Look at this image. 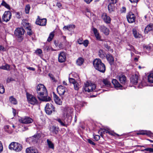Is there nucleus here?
<instances>
[{
	"mask_svg": "<svg viewBox=\"0 0 153 153\" xmlns=\"http://www.w3.org/2000/svg\"><path fill=\"white\" fill-rule=\"evenodd\" d=\"M36 91L38 94V98L41 100L39 96L43 98L42 100L44 101H48L51 100V98L47 97V90L44 85L42 84L38 85L37 86Z\"/></svg>",
	"mask_w": 153,
	"mask_h": 153,
	"instance_id": "obj_1",
	"label": "nucleus"
},
{
	"mask_svg": "<svg viewBox=\"0 0 153 153\" xmlns=\"http://www.w3.org/2000/svg\"><path fill=\"white\" fill-rule=\"evenodd\" d=\"M93 65L95 69L100 72L104 73L106 70L105 64L99 59H95L93 62Z\"/></svg>",
	"mask_w": 153,
	"mask_h": 153,
	"instance_id": "obj_2",
	"label": "nucleus"
},
{
	"mask_svg": "<svg viewBox=\"0 0 153 153\" xmlns=\"http://www.w3.org/2000/svg\"><path fill=\"white\" fill-rule=\"evenodd\" d=\"M83 89L85 92H88L97 91V88H96V86L95 84L88 82L85 84Z\"/></svg>",
	"mask_w": 153,
	"mask_h": 153,
	"instance_id": "obj_3",
	"label": "nucleus"
},
{
	"mask_svg": "<svg viewBox=\"0 0 153 153\" xmlns=\"http://www.w3.org/2000/svg\"><path fill=\"white\" fill-rule=\"evenodd\" d=\"M9 149L11 150H13L16 152L20 151L22 149L21 145L18 143L12 142L9 146Z\"/></svg>",
	"mask_w": 153,
	"mask_h": 153,
	"instance_id": "obj_4",
	"label": "nucleus"
},
{
	"mask_svg": "<svg viewBox=\"0 0 153 153\" xmlns=\"http://www.w3.org/2000/svg\"><path fill=\"white\" fill-rule=\"evenodd\" d=\"M25 30L22 28H18L15 31V34L18 38V41L21 42L23 39V36Z\"/></svg>",
	"mask_w": 153,
	"mask_h": 153,
	"instance_id": "obj_5",
	"label": "nucleus"
},
{
	"mask_svg": "<svg viewBox=\"0 0 153 153\" xmlns=\"http://www.w3.org/2000/svg\"><path fill=\"white\" fill-rule=\"evenodd\" d=\"M27 100L31 104H37L38 101L36 98L34 96L30 94H27Z\"/></svg>",
	"mask_w": 153,
	"mask_h": 153,
	"instance_id": "obj_6",
	"label": "nucleus"
},
{
	"mask_svg": "<svg viewBox=\"0 0 153 153\" xmlns=\"http://www.w3.org/2000/svg\"><path fill=\"white\" fill-rule=\"evenodd\" d=\"M45 109L46 113L48 115L51 114L53 111H55V108L51 103H47L46 104Z\"/></svg>",
	"mask_w": 153,
	"mask_h": 153,
	"instance_id": "obj_7",
	"label": "nucleus"
},
{
	"mask_svg": "<svg viewBox=\"0 0 153 153\" xmlns=\"http://www.w3.org/2000/svg\"><path fill=\"white\" fill-rule=\"evenodd\" d=\"M58 94L61 97L62 100H63L65 97V93L66 92V88L62 85L59 86L57 88Z\"/></svg>",
	"mask_w": 153,
	"mask_h": 153,
	"instance_id": "obj_8",
	"label": "nucleus"
},
{
	"mask_svg": "<svg viewBox=\"0 0 153 153\" xmlns=\"http://www.w3.org/2000/svg\"><path fill=\"white\" fill-rule=\"evenodd\" d=\"M11 13L9 11H5L2 16L3 21L7 22H8L11 17Z\"/></svg>",
	"mask_w": 153,
	"mask_h": 153,
	"instance_id": "obj_9",
	"label": "nucleus"
},
{
	"mask_svg": "<svg viewBox=\"0 0 153 153\" xmlns=\"http://www.w3.org/2000/svg\"><path fill=\"white\" fill-rule=\"evenodd\" d=\"M128 21L129 23H132L135 22V17L134 14L132 13L129 12L126 16Z\"/></svg>",
	"mask_w": 153,
	"mask_h": 153,
	"instance_id": "obj_10",
	"label": "nucleus"
},
{
	"mask_svg": "<svg viewBox=\"0 0 153 153\" xmlns=\"http://www.w3.org/2000/svg\"><path fill=\"white\" fill-rule=\"evenodd\" d=\"M20 121L22 123L27 124L32 123L33 120L30 117L28 116H25L22 118L20 120Z\"/></svg>",
	"mask_w": 153,
	"mask_h": 153,
	"instance_id": "obj_11",
	"label": "nucleus"
},
{
	"mask_svg": "<svg viewBox=\"0 0 153 153\" xmlns=\"http://www.w3.org/2000/svg\"><path fill=\"white\" fill-rule=\"evenodd\" d=\"M46 19H40L39 16H38L36 21V24L40 26H45L46 25Z\"/></svg>",
	"mask_w": 153,
	"mask_h": 153,
	"instance_id": "obj_12",
	"label": "nucleus"
},
{
	"mask_svg": "<svg viewBox=\"0 0 153 153\" xmlns=\"http://www.w3.org/2000/svg\"><path fill=\"white\" fill-rule=\"evenodd\" d=\"M66 53L64 52L60 53L58 56V61L60 62H63L66 60Z\"/></svg>",
	"mask_w": 153,
	"mask_h": 153,
	"instance_id": "obj_13",
	"label": "nucleus"
},
{
	"mask_svg": "<svg viewBox=\"0 0 153 153\" xmlns=\"http://www.w3.org/2000/svg\"><path fill=\"white\" fill-rule=\"evenodd\" d=\"M139 76L138 74H135L132 75L130 78L131 83L134 85L136 84L138 82Z\"/></svg>",
	"mask_w": 153,
	"mask_h": 153,
	"instance_id": "obj_14",
	"label": "nucleus"
},
{
	"mask_svg": "<svg viewBox=\"0 0 153 153\" xmlns=\"http://www.w3.org/2000/svg\"><path fill=\"white\" fill-rule=\"evenodd\" d=\"M102 18L104 22L106 24H109L111 22V18L105 13H104L102 14Z\"/></svg>",
	"mask_w": 153,
	"mask_h": 153,
	"instance_id": "obj_15",
	"label": "nucleus"
},
{
	"mask_svg": "<svg viewBox=\"0 0 153 153\" xmlns=\"http://www.w3.org/2000/svg\"><path fill=\"white\" fill-rule=\"evenodd\" d=\"M112 83L115 88H120V89H122V86L121 85L116 79H113L112 80Z\"/></svg>",
	"mask_w": 153,
	"mask_h": 153,
	"instance_id": "obj_16",
	"label": "nucleus"
},
{
	"mask_svg": "<svg viewBox=\"0 0 153 153\" xmlns=\"http://www.w3.org/2000/svg\"><path fill=\"white\" fill-rule=\"evenodd\" d=\"M106 57L111 65L114 64V59L112 55L110 54H108L106 55Z\"/></svg>",
	"mask_w": 153,
	"mask_h": 153,
	"instance_id": "obj_17",
	"label": "nucleus"
},
{
	"mask_svg": "<svg viewBox=\"0 0 153 153\" xmlns=\"http://www.w3.org/2000/svg\"><path fill=\"white\" fill-rule=\"evenodd\" d=\"M26 152V153H38L37 150L33 147L27 148Z\"/></svg>",
	"mask_w": 153,
	"mask_h": 153,
	"instance_id": "obj_18",
	"label": "nucleus"
},
{
	"mask_svg": "<svg viewBox=\"0 0 153 153\" xmlns=\"http://www.w3.org/2000/svg\"><path fill=\"white\" fill-rule=\"evenodd\" d=\"M100 29L101 31L106 35H108L109 33V29L105 26L102 25L100 27Z\"/></svg>",
	"mask_w": 153,
	"mask_h": 153,
	"instance_id": "obj_19",
	"label": "nucleus"
},
{
	"mask_svg": "<svg viewBox=\"0 0 153 153\" xmlns=\"http://www.w3.org/2000/svg\"><path fill=\"white\" fill-rule=\"evenodd\" d=\"M53 97L54 100L56 103L58 105H61L62 102L60 98L55 93L53 92Z\"/></svg>",
	"mask_w": 153,
	"mask_h": 153,
	"instance_id": "obj_20",
	"label": "nucleus"
},
{
	"mask_svg": "<svg viewBox=\"0 0 153 153\" xmlns=\"http://www.w3.org/2000/svg\"><path fill=\"white\" fill-rule=\"evenodd\" d=\"M118 79L120 83L122 84H125L126 82V77L123 75L121 74L119 75Z\"/></svg>",
	"mask_w": 153,
	"mask_h": 153,
	"instance_id": "obj_21",
	"label": "nucleus"
},
{
	"mask_svg": "<svg viewBox=\"0 0 153 153\" xmlns=\"http://www.w3.org/2000/svg\"><path fill=\"white\" fill-rule=\"evenodd\" d=\"M92 30L97 39L100 41H102L101 39V36L100 35L97 29L96 28L94 27L93 28Z\"/></svg>",
	"mask_w": 153,
	"mask_h": 153,
	"instance_id": "obj_22",
	"label": "nucleus"
},
{
	"mask_svg": "<svg viewBox=\"0 0 153 153\" xmlns=\"http://www.w3.org/2000/svg\"><path fill=\"white\" fill-rule=\"evenodd\" d=\"M102 82L105 86L107 87H110L111 86V83L108 79L106 78L103 79Z\"/></svg>",
	"mask_w": 153,
	"mask_h": 153,
	"instance_id": "obj_23",
	"label": "nucleus"
},
{
	"mask_svg": "<svg viewBox=\"0 0 153 153\" xmlns=\"http://www.w3.org/2000/svg\"><path fill=\"white\" fill-rule=\"evenodd\" d=\"M153 29V25L149 24L145 28L144 32L145 33H147L149 32L152 30Z\"/></svg>",
	"mask_w": 153,
	"mask_h": 153,
	"instance_id": "obj_24",
	"label": "nucleus"
},
{
	"mask_svg": "<svg viewBox=\"0 0 153 153\" xmlns=\"http://www.w3.org/2000/svg\"><path fill=\"white\" fill-rule=\"evenodd\" d=\"M137 135H145L146 134L148 135H150L152 134V133L150 131H140L139 132L137 133Z\"/></svg>",
	"mask_w": 153,
	"mask_h": 153,
	"instance_id": "obj_25",
	"label": "nucleus"
},
{
	"mask_svg": "<svg viewBox=\"0 0 153 153\" xmlns=\"http://www.w3.org/2000/svg\"><path fill=\"white\" fill-rule=\"evenodd\" d=\"M47 142L48 146V148L50 149L53 150L54 148V145L53 143L49 139H47Z\"/></svg>",
	"mask_w": 153,
	"mask_h": 153,
	"instance_id": "obj_26",
	"label": "nucleus"
},
{
	"mask_svg": "<svg viewBox=\"0 0 153 153\" xmlns=\"http://www.w3.org/2000/svg\"><path fill=\"white\" fill-rule=\"evenodd\" d=\"M50 131H52L53 133L56 134L59 132V129L58 127L53 126L51 128Z\"/></svg>",
	"mask_w": 153,
	"mask_h": 153,
	"instance_id": "obj_27",
	"label": "nucleus"
},
{
	"mask_svg": "<svg viewBox=\"0 0 153 153\" xmlns=\"http://www.w3.org/2000/svg\"><path fill=\"white\" fill-rule=\"evenodd\" d=\"M84 61V59L82 57H79L76 61V64L78 66L82 65Z\"/></svg>",
	"mask_w": 153,
	"mask_h": 153,
	"instance_id": "obj_28",
	"label": "nucleus"
},
{
	"mask_svg": "<svg viewBox=\"0 0 153 153\" xmlns=\"http://www.w3.org/2000/svg\"><path fill=\"white\" fill-rule=\"evenodd\" d=\"M55 120L58 121L60 123L61 126H67V125L65 124V122L64 120H62L59 118L55 119Z\"/></svg>",
	"mask_w": 153,
	"mask_h": 153,
	"instance_id": "obj_29",
	"label": "nucleus"
},
{
	"mask_svg": "<svg viewBox=\"0 0 153 153\" xmlns=\"http://www.w3.org/2000/svg\"><path fill=\"white\" fill-rule=\"evenodd\" d=\"M22 24L26 29H27V30H30V29L31 27L30 26V24L29 23L23 21Z\"/></svg>",
	"mask_w": 153,
	"mask_h": 153,
	"instance_id": "obj_30",
	"label": "nucleus"
},
{
	"mask_svg": "<svg viewBox=\"0 0 153 153\" xmlns=\"http://www.w3.org/2000/svg\"><path fill=\"white\" fill-rule=\"evenodd\" d=\"M112 3H110L108 6V10L109 13H111L114 11V6Z\"/></svg>",
	"mask_w": 153,
	"mask_h": 153,
	"instance_id": "obj_31",
	"label": "nucleus"
},
{
	"mask_svg": "<svg viewBox=\"0 0 153 153\" xmlns=\"http://www.w3.org/2000/svg\"><path fill=\"white\" fill-rule=\"evenodd\" d=\"M133 33L135 38H140L141 35L137 32L136 30L135 29H133L132 30Z\"/></svg>",
	"mask_w": 153,
	"mask_h": 153,
	"instance_id": "obj_32",
	"label": "nucleus"
},
{
	"mask_svg": "<svg viewBox=\"0 0 153 153\" xmlns=\"http://www.w3.org/2000/svg\"><path fill=\"white\" fill-rule=\"evenodd\" d=\"M9 100L14 105H16L17 103L16 100L13 96H11L10 97Z\"/></svg>",
	"mask_w": 153,
	"mask_h": 153,
	"instance_id": "obj_33",
	"label": "nucleus"
},
{
	"mask_svg": "<svg viewBox=\"0 0 153 153\" xmlns=\"http://www.w3.org/2000/svg\"><path fill=\"white\" fill-rule=\"evenodd\" d=\"M105 53L102 50L100 49L98 52V55L102 59H103L105 57Z\"/></svg>",
	"mask_w": 153,
	"mask_h": 153,
	"instance_id": "obj_34",
	"label": "nucleus"
},
{
	"mask_svg": "<svg viewBox=\"0 0 153 153\" xmlns=\"http://www.w3.org/2000/svg\"><path fill=\"white\" fill-rule=\"evenodd\" d=\"M54 36V32H51L49 34V36L47 39V41L50 42L51 41Z\"/></svg>",
	"mask_w": 153,
	"mask_h": 153,
	"instance_id": "obj_35",
	"label": "nucleus"
},
{
	"mask_svg": "<svg viewBox=\"0 0 153 153\" xmlns=\"http://www.w3.org/2000/svg\"><path fill=\"white\" fill-rule=\"evenodd\" d=\"M148 81L153 83V74H150L148 76Z\"/></svg>",
	"mask_w": 153,
	"mask_h": 153,
	"instance_id": "obj_36",
	"label": "nucleus"
},
{
	"mask_svg": "<svg viewBox=\"0 0 153 153\" xmlns=\"http://www.w3.org/2000/svg\"><path fill=\"white\" fill-rule=\"evenodd\" d=\"M1 5L5 7L8 10H10V5L7 3L4 0L2 1L1 3Z\"/></svg>",
	"mask_w": 153,
	"mask_h": 153,
	"instance_id": "obj_37",
	"label": "nucleus"
},
{
	"mask_svg": "<svg viewBox=\"0 0 153 153\" xmlns=\"http://www.w3.org/2000/svg\"><path fill=\"white\" fill-rule=\"evenodd\" d=\"M30 8V5L29 4H27L26 5L25 8V13L26 14L29 13Z\"/></svg>",
	"mask_w": 153,
	"mask_h": 153,
	"instance_id": "obj_38",
	"label": "nucleus"
},
{
	"mask_svg": "<svg viewBox=\"0 0 153 153\" xmlns=\"http://www.w3.org/2000/svg\"><path fill=\"white\" fill-rule=\"evenodd\" d=\"M1 68L5 70H8L10 69L9 65L6 64L5 65L2 66L1 67Z\"/></svg>",
	"mask_w": 153,
	"mask_h": 153,
	"instance_id": "obj_39",
	"label": "nucleus"
},
{
	"mask_svg": "<svg viewBox=\"0 0 153 153\" xmlns=\"http://www.w3.org/2000/svg\"><path fill=\"white\" fill-rule=\"evenodd\" d=\"M74 89L76 90H78L79 88V85L78 82H76L73 84Z\"/></svg>",
	"mask_w": 153,
	"mask_h": 153,
	"instance_id": "obj_40",
	"label": "nucleus"
},
{
	"mask_svg": "<svg viewBox=\"0 0 153 153\" xmlns=\"http://www.w3.org/2000/svg\"><path fill=\"white\" fill-rule=\"evenodd\" d=\"M4 91L5 89L3 85L0 84V93L3 94Z\"/></svg>",
	"mask_w": 153,
	"mask_h": 153,
	"instance_id": "obj_41",
	"label": "nucleus"
},
{
	"mask_svg": "<svg viewBox=\"0 0 153 153\" xmlns=\"http://www.w3.org/2000/svg\"><path fill=\"white\" fill-rule=\"evenodd\" d=\"M146 151L149 152H153V148H147L144 149V150H142V151Z\"/></svg>",
	"mask_w": 153,
	"mask_h": 153,
	"instance_id": "obj_42",
	"label": "nucleus"
},
{
	"mask_svg": "<svg viewBox=\"0 0 153 153\" xmlns=\"http://www.w3.org/2000/svg\"><path fill=\"white\" fill-rule=\"evenodd\" d=\"M35 53L37 55H39L41 54L42 53V50L39 49H37L35 52Z\"/></svg>",
	"mask_w": 153,
	"mask_h": 153,
	"instance_id": "obj_43",
	"label": "nucleus"
},
{
	"mask_svg": "<svg viewBox=\"0 0 153 153\" xmlns=\"http://www.w3.org/2000/svg\"><path fill=\"white\" fill-rule=\"evenodd\" d=\"M40 135L38 134H37L35 135H34L33 136H32V139H34L35 138V140H38L39 139V138L40 137Z\"/></svg>",
	"mask_w": 153,
	"mask_h": 153,
	"instance_id": "obj_44",
	"label": "nucleus"
},
{
	"mask_svg": "<svg viewBox=\"0 0 153 153\" xmlns=\"http://www.w3.org/2000/svg\"><path fill=\"white\" fill-rule=\"evenodd\" d=\"M69 81L70 83H72L73 84L76 82L74 79L72 78H69Z\"/></svg>",
	"mask_w": 153,
	"mask_h": 153,
	"instance_id": "obj_45",
	"label": "nucleus"
},
{
	"mask_svg": "<svg viewBox=\"0 0 153 153\" xmlns=\"http://www.w3.org/2000/svg\"><path fill=\"white\" fill-rule=\"evenodd\" d=\"M105 47L106 48L108 51L112 52V49H111V47L108 46L107 44L105 45Z\"/></svg>",
	"mask_w": 153,
	"mask_h": 153,
	"instance_id": "obj_46",
	"label": "nucleus"
},
{
	"mask_svg": "<svg viewBox=\"0 0 153 153\" xmlns=\"http://www.w3.org/2000/svg\"><path fill=\"white\" fill-rule=\"evenodd\" d=\"M94 139L96 141L98 140L100 138V136L98 135H93Z\"/></svg>",
	"mask_w": 153,
	"mask_h": 153,
	"instance_id": "obj_47",
	"label": "nucleus"
},
{
	"mask_svg": "<svg viewBox=\"0 0 153 153\" xmlns=\"http://www.w3.org/2000/svg\"><path fill=\"white\" fill-rule=\"evenodd\" d=\"M110 3H112L113 4H114L117 3V0H108Z\"/></svg>",
	"mask_w": 153,
	"mask_h": 153,
	"instance_id": "obj_48",
	"label": "nucleus"
},
{
	"mask_svg": "<svg viewBox=\"0 0 153 153\" xmlns=\"http://www.w3.org/2000/svg\"><path fill=\"white\" fill-rule=\"evenodd\" d=\"M88 41L87 40H85L83 42L82 44H83L84 45L85 47H87L88 45Z\"/></svg>",
	"mask_w": 153,
	"mask_h": 153,
	"instance_id": "obj_49",
	"label": "nucleus"
},
{
	"mask_svg": "<svg viewBox=\"0 0 153 153\" xmlns=\"http://www.w3.org/2000/svg\"><path fill=\"white\" fill-rule=\"evenodd\" d=\"M87 141L90 144L93 145H95V143L93 142V141L91 140L90 139H88L87 140Z\"/></svg>",
	"mask_w": 153,
	"mask_h": 153,
	"instance_id": "obj_50",
	"label": "nucleus"
},
{
	"mask_svg": "<svg viewBox=\"0 0 153 153\" xmlns=\"http://www.w3.org/2000/svg\"><path fill=\"white\" fill-rule=\"evenodd\" d=\"M66 43H65L64 42L61 43L59 45V47L60 49H63V45H65Z\"/></svg>",
	"mask_w": 153,
	"mask_h": 153,
	"instance_id": "obj_51",
	"label": "nucleus"
},
{
	"mask_svg": "<svg viewBox=\"0 0 153 153\" xmlns=\"http://www.w3.org/2000/svg\"><path fill=\"white\" fill-rule=\"evenodd\" d=\"M50 48L49 47L45 45L44 46V50L45 52H48L50 50Z\"/></svg>",
	"mask_w": 153,
	"mask_h": 153,
	"instance_id": "obj_52",
	"label": "nucleus"
},
{
	"mask_svg": "<svg viewBox=\"0 0 153 153\" xmlns=\"http://www.w3.org/2000/svg\"><path fill=\"white\" fill-rule=\"evenodd\" d=\"M77 42L79 44H82L83 43V40L82 38H79L77 41Z\"/></svg>",
	"mask_w": 153,
	"mask_h": 153,
	"instance_id": "obj_53",
	"label": "nucleus"
},
{
	"mask_svg": "<svg viewBox=\"0 0 153 153\" xmlns=\"http://www.w3.org/2000/svg\"><path fill=\"white\" fill-rule=\"evenodd\" d=\"M126 9L125 7H123L120 9L121 13H125L126 12Z\"/></svg>",
	"mask_w": 153,
	"mask_h": 153,
	"instance_id": "obj_54",
	"label": "nucleus"
},
{
	"mask_svg": "<svg viewBox=\"0 0 153 153\" xmlns=\"http://www.w3.org/2000/svg\"><path fill=\"white\" fill-rule=\"evenodd\" d=\"M70 110V111L69 113L68 112L67 113V115H70L72 113L73 109V108H69L68 109V110Z\"/></svg>",
	"mask_w": 153,
	"mask_h": 153,
	"instance_id": "obj_55",
	"label": "nucleus"
},
{
	"mask_svg": "<svg viewBox=\"0 0 153 153\" xmlns=\"http://www.w3.org/2000/svg\"><path fill=\"white\" fill-rule=\"evenodd\" d=\"M143 47L144 49H146L149 51L151 49L150 46L148 45H144L143 46Z\"/></svg>",
	"mask_w": 153,
	"mask_h": 153,
	"instance_id": "obj_56",
	"label": "nucleus"
},
{
	"mask_svg": "<svg viewBox=\"0 0 153 153\" xmlns=\"http://www.w3.org/2000/svg\"><path fill=\"white\" fill-rule=\"evenodd\" d=\"M27 30H28V31H27V34L29 36L32 35L33 34V32L31 30V27L30 28V29Z\"/></svg>",
	"mask_w": 153,
	"mask_h": 153,
	"instance_id": "obj_57",
	"label": "nucleus"
},
{
	"mask_svg": "<svg viewBox=\"0 0 153 153\" xmlns=\"http://www.w3.org/2000/svg\"><path fill=\"white\" fill-rule=\"evenodd\" d=\"M70 27L69 26V25H67V26H65L63 27V29L65 30H68L69 31L70 30Z\"/></svg>",
	"mask_w": 153,
	"mask_h": 153,
	"instance_id": "obj_58",
	"label": "nucleus"
},
{
	"mask_svg": "<svg viewBox=\"0 0 153 153\" xmlns=\"http://www.w3.org/2000/svg\"><path fill=\"white\" fill-rule=\"evenodd\" d=\"M132 3L137 4L140 0H129Z\"/></svg>",
	"mask_w": 153,
	"mask_h": 153,
	"instance_id": "obj_59",
	"label": "nucleus"
},
{
	"mask_svg": "<svg viewBox=\"0 0 153 153\" xmlns=\"http://www.w3.org/2000/svg\"><path fill=\"white\" fill-rule=\"evenodd\" d=\"M3 150V147L2 143L0 141V153Z\"/></svg>",
	"mask_w": 153,
	"mask_h": 153,
	"instance_id": "obj_60",
	"label": "nucleus"
},
{
	"mask_svg": "<svg viewBox=\"0 0 153 153\" xmlns=\"http://www.w3.org/2000/svg\"><path fill=\"white\" fill-rule=\"evenodd\" d=\"M27 68L28 70H31L32 71H34L35 70V68H33L31 67H27Z\"/></svg>",
	"mask_w": 153,
	"mask_h": 153,
	"instance_id": "obj_61",
	"label": "nucleus"
},
{
	"mask_svg": "<svg viewBox=\"0 0 153 153\" xmlns=\"http://www.w3.org/2000/svg\"><path fill=\"white\" fill-rule=\"evenodd\" d=\"M56 6H57L59 8H61L62 6V5L61 4L59 3V2H58L56 4Z\"/></svg>",
	"mask_w": 153,
	"mask_h": 153,
	"instance_id": "obj_62",
	"label": "nucleus"
},
{
	"mask_svg": "<svg viewBox=\"0 0 153 153\" xmlns=\"http://www.w3.org/2000/svg\"><path fill=\"white\" fill-rule=\"evenodd\" d=\"M62 37L63 38V39H64V41L63 42H64L65 43H67V42L66 40V37L65 36H63Z\"/></svg>",
	"mask_w": 153,
	"mask_h": 153,
	"instance_id": "obj_63",
	"label": "nucleus"
},
{
	"mask_svg": "<svg viewBox=\"0 0 153 153\" xmlns=\"http://www.w3.org/2000/svg\"><path fill=\"white\" fill-rule=\"evenodd\" d=\"M12 112L13 114V116H15L16 115V110L13 108H12Z\"/></svg>",
	"mask_w": 153,
	"mask_h": 153,
	"instance_id": "obj_64",
	"label": "nucleus"
}]
</instances>
